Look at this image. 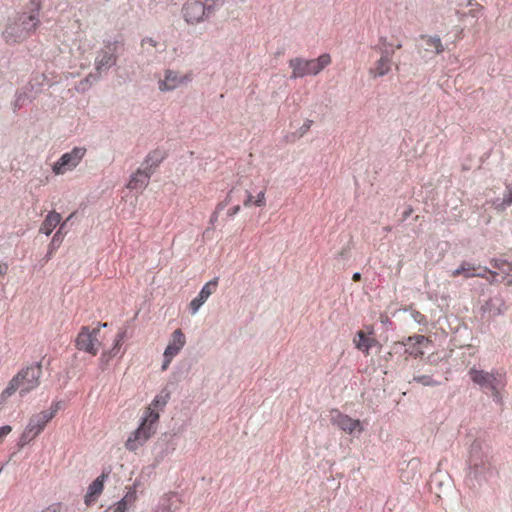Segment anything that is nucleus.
<instances>
[{"mask_svg":"<svg viewBox=\"0 0 512 512\" xmlns=\"http://www.w3.org/2000/svg\"><path fill=\"white\" fill-rule=\"evenodd\" d=\"M42 366L36 363L21 369L8 382L5 389L0 393V412L4 409L9 398L19 391L20 396L33 391L40 385L42 377Z\"/></svg>","mask_w":512,"mask_h":512,"instance_id":"obj_1","label":"nucleus"},{"mask_svg":"<svg viewBox=\"0 0 512 512\" xmlns=\"http://www.w3.org/2000/svg\"><path fill=\"white\" fill-rule=\"evenodd\" d=\"M468 374L473 383L479 385L482 389H489L496 402H502L501 390L506 385V376L503 371L492 370L488 372L473 367L469 369Z\"/></svg>","mask_w":512,"mask_h":512,"instance_id":"obj_2","label":"nucleus"},{"mask_svg":"<svg viewBox=\"0 0 512 512\" xmlns=\"http://www.w3.org/2000/svg\"><path fill=\"white\" fill-rule=\"evenodd\" d=\"M332 62L330 54L323 53L316 59H304L295 57L289 60V67L292 70L291 79L315 76L329 66Z\"/></svg>","mask_w":512,"mask_h":512,"instance_id":"obj_3","label":"nucleus"},{"mask_svg":"<svg viewBox=\"0 0 512 512\" xmlns=\"http://www.w3.org/2000/svg\"><path fill=\"white\" fill-rule=\"evenodd\" d=\"M58 409V403H53L49 410L32 415L20 437V445L24 446L34 440L44 430L46 424L55 417Z\"/></svg>","mask_w":512,"mask_h":512,"instance_id":"obj_4","label":"nucleus"},{"mask_svg":"<svg viewBox=\"0 0 512 512\" xmlns=\"http://www.w3.org/2000/svg\"><path fill=\"white\" fill-rule=\"evenodd\" d=\"M20 20V24L14 23L6 28L4 36L7 42L16 43L26 39L31 33L36 31L40 24L37 14L29 15L25 19Z\"/></svg>","mask_w":512,"mask_h":512,"instance_id":"obj_5","label":"nucleus"},{"mask_svg":"<svg viewBox=\"0 0 512 512\" xmlns=\"http://www.w3.org/2000/svg\"><path fill=\"white\" fill-rule=\"evenodd\" d=\"M107 323H99L97 327L90 328L88 326L81 327L76 340L75 346L78 350L85 351L93 356L97 355L100 350L101 342L98 334L101 327H106Z\"/></svg>","mask_w":512,"mask_h":512,"instance_id":"obj_6","label":"nucleus"},{"mask_svg":"<svg viewBox=\"0 0 512 512\" xmlns=\"http://www.w3.org/2000/svg\"><path fill=\"white\" fill-rule=\"evenodd\" d=\"M267 184L259 177L251 179L249 187L246 189V198L243 205L246 208L251 206L264 207L266 205Z\"/></svg>","mask_w":512,"mask_h":512,"instance_id":"obj_7","label":"nucleus"},{"mask_svg":"<svg viewBox=\"0 0 512 512\" xmlns=\"http://www.w3.org/2000/svg\"><path fill=\"white\" fill-rule=\"evenodd\" d=\"M193 79L192 72L182 73L167 69L164 71L163 79L158 82L159 90L162 92L172 91L190 83Z\"/></svg>","mask_w":512,"mask_h":512,"instance_id":"obj_8","label":"nucleus"},{"mask_svg":"<svg viewBox=\"0 0 512 512\" xmlns=\"http://www.w3.org/2000/svg\"><path fill=\"white\" fill-rule=\"evenodd\" d=\"M86 153L84 147H75L72 151L63 154L60 159L53 165L52 171L56 175H61L74 169L82 160Z\"/></svg>","mask_w":512,"mask_h":512,"instance_id":"obj_9","label":"nucleus"},{"mask_svg":"<svg viewBox=\"0 0 512 512\" xmlns=\"http://www.w3.org/2000/svg\"><path fill=\"white\" fill-rule=\"evenodd\" d=\"M211 11L212 8L200 0H187L182 7L183 17L190 24L201 22Z\"/></svg>","mask_w":512,"mask_h":512,"instance_id":"obj_10","label":"nucleus"},{"mask_svg":"<svg viewBox=\"0 0 512 512\" xmlns=\"http://www.w3.org/2000/svg\"><path fill=\"white\" fill-rule=\"evenodd\" d=\"M186 344V337L185 334L182 332L181 329H176L170 338V341L164 351L163 357L164 361L162 364V371L167 370L170 363L172 362L173 358L179 354V352L182 350V348Z\"/></svg>","mask_w":512,"mask_h":512,"instance_id":"obj_11","label":"nucleus"},{"mask_svg":"<svg viewBox=\"0 0 512 512\" xmlns=\"http://www.w3.org/2000/svg\"><path fill=\"white\" fill-rule=\"evenodd\" d=\"M155 429L147 427L145 423H140L139 427L134 430L125 442V448L128 451L135 452L142 447L153 435Z\"/></svg>","mask_w":512,"mask_h":512,"instance_id":"obj_12","label":"nucleus"},{"mask_svg":"<svg viewBox=\"0 0 512 512\" xmlns=\"http://www.w3.org/2000/svg\"><path fill=\"white\" fill-rule=\"evenodd\" d=\"M331 421L334 425L338 426L348 434H353L354 432L361 433L364 430L360 420L352 419L350 416L343 414L338 410L333 412Z\"/></svg>","mask_w":512,"mask_h":512,"instance_id":"obj_13","label":"nucleus"},{"mask_svg":"<svg viewBox=\"0 0 512 512\" xmlns=\"http://www.w3.org/2000/svg\"><path fill=\"white\" fill-rule=\"evenodd\" d=\"M151 169L138 168L129 178L126 187L132 191H143L150 182Z\"/></svg>","mask_w":512,"mask_h":512,"instance_id":"obj_14","label":"nucleus"},{"mask_svg":"<svg viewBox=\"0 0 512 512\" xmlns=\"http://www.w3.org/2000/svg\"><path fill=\"white\" fill-rule=\"evenodd\" d=\"M217 286L218 278H214L202 287L198 296L190 302V310L193 314L196 313L207 299L216 291Z\"/></svg>","mask_w":512,"mask_h":512,"instance_id":"obj_15","label":"nucleus"},{"mask_svg":"<svg viewBox=\"0 0 512 512\" xmlns=\"http://www.w3.org/2000/svg\"><path fill=\"white\" fill-rule=\"evenodd\" d=\"M108 474L102 473L98 476L88 487L87 493L84 497L86 506H91L98 500L104 489V482L107 479Z\"/></svg>","mask_w":512,"mask_h":512,"instance_id":"obj_16","label":"nucleus"},{"mask_svg":"<svg viewBox=\"0 0 512 512\" xmlns=\"http://www.w3.org/2000/svg\"><path fill=\"white\" fill-rule=\"evenodd\" d=\"M428 342V338L424 335H414L402 341V344L407 347L405 353L413 357H419L424 354L421 346Z\"/></svg>","mask_w":512,"mask_h":512,"instance_id":"obj_17","label":"nucleus"},{"mask_svg":"<svg viewBox=\"0 0 512 512\" xmlns=\"http://www.w3.org/2000/svg\"><path fill=\"white\" fill-rule=\"evenodd\" d=\"M115 44L109 43L106 45L105 49L100 51L96 58V68L97 70L108 69L116 62V57L114 55Z\"/></svg>","mask_w":512,"mask_h":512,"instance_id":"obj_18","label":"nucleus"},{"mask_svg":"<svg viewBox=\"0 0 512 512\" xmlns=\"http://www.w3.org/2000/svg\"><path fill=\"white\" fill-rule=\"evenodd\" d=\"M392 57L388 53L382 54L374 65L369 69V74L372 78L385 76L391 70Z\"/></svg>","mask_w":512,"mask_h":512,"instance_id":"obj_19","label":"nucleus"},{"mask_svg":"<svg viewBox=\"0 0 512 512\" xmlns=\"http://www.w3.org/2000/svg\"><path fill=\"white\" fill-rule=\"evenodd\" d=\"M490 264L497 270V276H501L499 282H505L506 285L512 286V263H509L506 260L492 259Z\"/></svg>","mask_w":512,"mask_h":512,"instance_id":"obj_20","label":"nucleus"},{"mask_svg":"<svg viewBox=\"0 0 512 512\" xmlns=\"http://www.w3.org/2000/svg\"><path fill=\"white\" fill-rule=\"evenodd\" d=\"M353 341L356 348L363 352L365 355H369L370 349L378 343L374 337L369 336L362 330L357 332Z\"/></svg>","mask_w":512,"mask_h":512,"instance_id":"obj_21","label":"nucleus"},{"mask_svg":"<svg viewBox=\"0 0 512 512\" xmlns=\"http://www.w3.org/2000/svg\"><path fill=\"white\" fill-rule=\"evenodd\" d=\"M166 154L164 151L160 149H155L149 152L142 163V168L145 170L151 169V174L154 173L155 169L162 163L165 159Z\"/></svg>","mask_w":512,"mask_h":512,"instance_id":"obj_22","label":"nucleus"},{"mask_svg":"<svg viewBox=\"0 0 512 512\" xmlns=\"http://www.w3.org/2000/svg\"><path fill=\"white\" fill-rule=\"evenodd\" d=\"M137 499L135 489H130L124 497L106 512H127L129 506L133 505Z\"/></svg>","mask_w":512,"mask_h":512,"instance_id":"obj_23","label":"nucleus"},{"mask_svg":"<svg viewBox=\"0 0 512 512\" xmlns=\"http://www.w3.org/2000/svg\"><path fill=\"white\" fill-rule=\"evenodd\" d=\"M61 221L60 213L56 211H51L47 214L44 221L42 222L39 232L44 233L46 235H50L52 231L57 227V225Z\"/></svg>","mask_w":512,"mask_h":512,"instance_id":"obj_24","label":"nucleus"},{"mask_svg":"<svg viewBox=\"0 0 512 512\" xmlns=\"http://www.w3.org/2000/svg\"><path fill=\"white\" fill-rule=\"evenodd\" d=\"M480 269V265L472 264L468 261H462L459 267L452 271L451 276L453 278L463 276L464 278L475 277V271Z\"/></svg>","mask_w":512,"mask_h":512,"instance_id":"obj_25","label":"nucleus"},{"mask_svg":"<svg viewBox=\"0 0 512 512\" xmlns=\"http://www.w3.org/2000/svg\"><path fill=\"white\" fill-rule=\"evenodd\" d=\"M421 39L425 42L427 51L431 50L436 54H441L444 52L445 48L439 36L421 35Z\"/></svg>","mask_w":512,"mask_h":512,"instance_id":"obj_26","label":"nucleus"},{"mask_svg":"<svg viewBox=\"0 0 512 512\" xmlns=\"http://www.w3.org/2000/svg\"><path fill=\"white\" fill-rule=\"evenodd\" d=\"M160 415L157 410L152 407H147L144 411L141 423H145L147 427L155 429L159 421Z\"/></svg>","mask_w":512,"mask_h":512,"instance_id":"obj_27","label":"nucleus"},{"mask_svg":"<svg viewBox=\"0 0 512 512\" xmlns=\"http://www.w3.org/2000/svg\"><path fill=\"white\" fill-rule=\"evenodd\" d=\"M65 223H63L59 230L54 234L49 246H48V252H47V255H46V259L49 260L54 252L59 248V246L61 245L62 243V240H63V237H64V234L62 232V229L64 227Z\"/></svg>","mask_w":512,"mask_h":512,"instance_id":"obj_28","label":"nucleus"},{"mask_svg":"<svg viewBox=\"0 0 512 512\" xmlns=\"http://www.w3.org/2000/svg\"><path fill=\"white\" fill-rule=\"evenodd\" d=\"M498 273L494 270H490L487 267L480 266V269L475 271V277L484 278L490 284L499 283V279H497Z\"/></svg>","mask_w":512,"mask_h":512,"instance_id":"obj_29","label":"nucleus"},{"mask_svg":"<svg viewBox=\"0 0 512 512\" xmlns=\"http://www.w3.org/2000/svg\"><path fill=\"white\" fill-rule=\"evenodd\" d=\"M170 399V393L168 391H162L158 395L155 396L153 401L150 403L148 407H152L155 410H163Z\"/></svg>","mask_w":512,"mask_h":512,"instance_id":"obj_30","label":"nucleus"},{"mask_svg":"<svg viewBox=\"0 0 512 512\" xmlns=\"http://www.w3.org/2000/svg\"><path fill=\"white\" fill-rule=\"evenodd\" d=\"M512 204V183L506 186V193L501 202L495 201V208L499 211H503L506 207Z\"/></svg>","mask_w":512,"mask_h":512,"instance_id":"obj_31","label":"nucleus"},{"mask_svg":"<svg viewBox=\"0 0 512 512\" xmlns=\"http://www.w3.org/2000/svg\"><path fill=\"white\" fill-rule=\"evenodd\" d=\"M312 125H313V120L306 119L304 121V123L302 124V126L296 132L291 134L290 141H295L296 139L303 137L305 134L308 133V131L310 130Z\"/></svg>","mask_w":512,"mask_h":512,"instance_id":"obj_32","label":"nucleus"},{"mask_svg":"<svg viewBox=\"0 0 512 512\" xmlns=\"http://www.w3.org/2000/svg\"><path fill=\"white\" fill-rule=\"evenodd\" d=\"M124 337H125V333L124 332H119L116 335L114 346L111 349V351L108 353L110 358L114 357L117 354L118 350L120 349V347L122 345Z\"/></svg>","mask_w":512,"mask_h":512,"instance_id":"obj_33","label":"nucleus"},{"mask_svg":"<svg viewBox=\"0 0 512 512\" xmlns=\"http://www.w3.org/2000/svg\"><path fill=\"white\" fill-rule=\"evenodd\" d=\"M414 381L422 384L423 386H435L438 384L437 381H435L431 376L429 375H421V376H415Z\"/></svg>","mask_w":512,"mask_h":512,"instance_id":"obj_34","label":"nucleus"},{"mask_svg":"<svg viewBox=\"0 0 512 512\" xmlns=\"http://www.w3.org/2000/svg\"><path fill=\"white\" fill-rule=\"evenodd\" d=\"M467 6H471L472 8L470 9L469 11V14L472 16V17H477L478 14L481 12V10L483 9V7L474 2V0H468V3H467Z\"/></svg>","mask_w":512,"mask_h":512,"instance_id":"obj_35","label":"nucleus"},{"mask_svg":"<svg viewBox=\"0 0 512 512\" xmlns=\"http://www.w3.org/2000/svg\"><path fill=\"white\" fill-rule=\"evenodd\" d=\"M12 431V427L10 425H4L0 427V443L3 439Z\"/></svg>","mask_w":512,"mask_h":512,"instance_id":"obj_36","label":"nucleus"},{"mask_svg":"<svg viewBox=\"0 0 512 512\" xmlns=\"http://www.w3.org/2000/svg\"><path fill=\"white\" fill-rule=\"evenodd\" d=\"M240 210H241L240 205H235V206L231 207L230 209H228L227 216L230 218H233L235 215H237L240 212Z\"/></svg>","mask_w":512,"mask_h":512,"instance_id":"obj_37","label":"nucleus"},{"mask_svg":"<svg viewBox=\"0 0 512 512\" xmlns=\"http://www.w3.org/2000/svg\"><path fill=\"white\" fill-rule=\"evenodd\" d=\"M61 506L60 504H54L51 505L45 509H43L41 512H60Z\"/></svg>","mask_w":512,"mask_h":512,"instance_id":"obj_38","label":"nucleus"},{"mask_svg":"<svg viewBox=\"0 0 512 512\" xmlns=\"http://www.w3.org/2000/svg\"><path fill=\"white\" fill-rule=\"evenodd\" d=\"M31 5L33 6L34 10L38 13L42 7L41 0H31Z\"/></svg>","mask_w":512,"mask_h":512,"instance_id":"obj_39","label":"nucleus"},{"mask_svg":"<svg viewBox=\"0 0 512 512\" xmlns=\"http://www.w3.org/2000/svg\"><path fill=\"white\" fill-rule=\"evenodd\" d=\"M349 255V249L343 248L341 251L338 252L337 257L341 259H346Z\"/></svg>","mask_w":512,"mask_h":512,"instance_id":"obj_40","label":"nucleus"},{"mask_svg":"<svg viewBox=\"0 0 512 512\" xmlns=\"http://www.w3.org/2000/svg\"><path fill=\"white\" fill-rule=\"evenodd\" d=\"M8 271V264L5 262H0V276H4Z\"/></svg>","mask_w":512,"mask_h":512,"instance_id":"obj_41","label":"nucleus"},{"mask_svg":"<svg viewBox=\"0 0 512 512\" xmlns=\"http://www.w3.org/2000/svg\"><path fill=\"white\" fill-rule=\"evenodd\" d=\"M233 191H234V189H231L229 191V193L227 194V197H226L224 203L218 204V206H217L218 209L221 208L225 203H229L231 201V195H232Z\"/></svg>","mask_w":512,"mask_h":512,"instance_id":"obj_42","label":"nucleus"},{"mask_svg":"<svg viewBox=\"0 0 512 512\" xmlns=\"http://www.w3.org/2000/svg\"><path fill=\"white\" fill-rule=\"evenodd\" d=\"M352 280L354 282L360 281L361 280V274L359 272L354 273L353 276H352Z\"/></svg>","mask_w":512,"mask_h":512,"instance_id":"obj_43","label":"nucleus"},{"mask_svg":"<svg viewBox=\"0 0 512 512\" xmlns=\"http://www.w3.org/2000/svg\"><path fill=\"white\" fill-rule=\"evenodd\" d=\"M145 42L149 43L151 46H154V47L156 46V41L153 40L152 38H147V39L143 40V43H145Z\"/></svg>","mask_w":512,"mask_h":512,"instance_id":"obj_44","label":"nucleus"},{"mask_svg":"<svg viewBox=\"0 0 512 512\" xmlns=\"http://www.w3.org/2000/svg\"><path fill=\"white\" fill-rule=\"evenodd\" d=\"M401 47H402V45H401V44H397V45H396V49H400Z\"/></svg>","mask_w":512,"mask_h":512,"instance_id":"obj_45","label":"nucleus"}]
</instances>
